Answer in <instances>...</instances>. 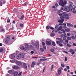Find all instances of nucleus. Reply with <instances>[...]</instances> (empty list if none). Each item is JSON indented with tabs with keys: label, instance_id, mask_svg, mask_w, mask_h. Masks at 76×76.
Listing matches in <instances>:
<instances>
[{
	"label": "nucleus",
	"instance_id": "6e6d98bb",
	"mask_svg": "<svg viewBox=\"0 0 76 76\" xmlns=\"http://www.w3.org/2000/svg\"><path fill=\"white\" fill-rule=\"evenodd\" d=\"M40 62L41 61H43V59H40V61H39Z\"/></svg>",
	"mask_w": 76,
	"mask_h": 76
},
{
	"label": "nucleus",
	"instance_id": "58836bf2",
	"mask_svg": "<svg viewBox=\"0 0 76 76\" xmlns=\"http://www.w3.org/2000/svg\"><path fill=\"white\" fill-rule=\"evenodd\" d=\"M59 27V25H57L55 27V28H56V29H57L58 28V27Z\"/></svg>",
	"mask_w": 76,
	"mask_h": 76
},
{
	"label": "nucleus",
	"instance_id": "338daca9",
	"mask_svg": "<svg viewBox=\"0 0 76 76\" xmlns=\"http://www.w3.org/2000/svg\"><path fill=\"white\" fill-rule=\"evenodd\" d=\"M63 28H64L66 29L67 28V27L66 26H63Z\"/></svg>",
	"mask_w": 76,
	"mask_h": 76
},
{
	"label": "nucleus",
	"instance_id": "f257e3e1",
	"mask_svg": "<svg viewBox=\"0 0 76 76\" xmlns=\"http://www.w3.org/2000/svg\"><path fill=\"white\" fill-rule=\"evenodd\" d=\"M60 2L59 3V4L60 6H62L63 7H65V5L66 4L67 1H63V0H60Z\"/></svg>",
	"mask_w": 76,
	"mask_h": 76
},
{
	"label": "nucleus",
	"instance_id": "393cba45",
	"mask_svg": "<svg viewBox=\"0 0 76 76\" xmlns=\"http://www.w3.org/2000/svg\"><path fill=\"white\" fill-rule=\"evenodd\" d=\"M65 30L67 32H68L70 31V29H65Z\"/></svg>",
	"mask_w": 76,
	"mask_h": 76
},
{
	"label": "nucleus",
	"instance_id": "ea45409f",
	"mask_svg": "<svg viewBox=\"0 0 76 76\" xmlns=\"http://www.w3.org/2000/svg\"><path fill=\"white\" fill-rule=\"evenodd\" d=\"M54 67V65L53 64L51 65V70L53 71V68Z\"/></svg>",
	"mask_w": 76,
	"mask_h": 76
},
{
	"label": "nucleus",
	"instance_id": "a19ab883",
	"mask_svg": "<svg viewBox=\"0 0 76 76\" xmlns=\"http://www.w3.org/2000/svg\"><path fill=\"white\" fill-rule=\"evenodd\" d=\"M72 12L73 13L76 14V10H73V11H72Z\"/></svg>",
	"mask_w": 76,
	"mask_h": 76
},
{
	"label": "nucleus",
	"instance_id": "7ed1b4c3",
	"mask_svg": "<svg viewBox=\"0 0 76 76\" xmlns=\"http://www.w3.org/2000/svg\"><path fill=\"white\" fill-rule=\"evenodd\" d=\"M25 47L27 50H30V46L28 44H26Z\"/></svg>",
	"mask_w": 76,
	"mask_h": 76
},
{
	"label": "nucleus",
	"instance_id": "69168bd1",
	"mask_svg": "<svg viewBox=\"0 0 76 76\" xmlns=\"http://www.w3.org/2000/svg\"><path fill=\"white\" fill-rule=\"evenodd\" d=\"M64 37H66V34H64Z\"/></svg>",
	"mask_w": 76,
	"mask_h": 76
},
{
	"label": "nucleus",
	"instance_id": "ddd939ff",
	"mask_svg": "<svg viewBox=\"0 0 76 76\" xmlns=\"http://www.w3.org/2000/svg\"><path fill=\"white\" fill-rule=\"evenodd\" d=\"M58 40H60V42L61 43H62L64 42V40L61 38H58Z\"/></svg>",
	"mask_w": 76,
	"mask_h": 76
},
{
	"label": "nucleus",
	"instance_id": "20e7f679",
	"mask_svg": "<svg viewBox=\"0 0 76 76\" xmlns=\"http://www.w3.org/2000/svg\"><path fill=\"white\" fill-rule=\"evenodd\" d=\"M12 68L18 70L19 69V67L17 65H13L12 66Z\"/></svg>",
	"mask_w": 76,
	"mask_h": 76
},
{
	"label": "nucleus",
	"instance_id": "13d9d810",
	"mask_svg": "<svg viewBox=\"0 0 76 76\" xmlns=\"http://www.w3.org/2000/svg\"><path fill=\"white\" fill-rule=\"evenodd\" d=\"M61 31H62L64 32V33H65V31L64 29L61 30Z\"/></svg>",
	"mask_w": 76,
	"mask_h": 76
},
{
	"label": "nucleus",
	"instance_id": "1a4fd4ad",
	"mask_svg": "<svg viewBox=\"0 0 76 76\" xmlns=\"http://www.w3.org/2000/svg\"><path fill=\"white\" fill-rule=\"evenodd\" d=\"M14 72V71L12 70H11L8 71V73L11 74H12Z\"/></svg>",
	"mask_w": 76,
	"mask_h": 76
},
{
	"label": "nucleus",
	"instance_id": "8fccbe9b",
	"mask_svg": "<svg viewBox=\"0 0 76 76\" xmlns=\"http://www.w3.org/2000/svg\"><path fill=\"white\" fill-rule=\"evenodd\" d=\"M55 6L56 7H58L59 6V5L57 3H56L55 4Z\"/></svg>",
	"mask_w": 76,
	"mask_h": 76
},
{
	"label": "nucleus",
	"instance_id": "3c124183",
	"mask_svg": "<svg viewBox=\"0 0 76 76\" xmlns=\"http://www.w3.org/2000/svg\"><path fill=\"white\" fill-rule=\"evenodd\" d=\"M63 40H65L66 39V37H63Z\"/></svg>",
	"mask_w": 76,
	"mask_h": 76
},
{
	"label": "nucleus",
	"instance_id": "f03ea898",
	"mask_svg": "<svg viewBox=\"0 0 76 76\" xmlns=\"http://www.w3.org/2000/svg\"><path fill=\"white\" fill-rule=\"evenodd\" d=\"M63 16L65 17V18L66 19H68L70 18L69 17V16L68 14H64V15H63Z\"/></svg>",
	"mask_w": 76,
	"mask_h": 76
},
{
	"label": "nucleus",
	"instance_id": "9d476101",
	"mask_svg": "<svg viewBox=\"0 0 76 76\" xmlns=\"http://www.w3.org/2000/svg\"><path fill=\"white\" fill-rule=\"evenodd\" d=\"M15 58V56L14 54H12L11 55V58L12 59H14Z\"/></svg>",
	"mask_w": 76,
	"mask_h": 76
},
{
	"label": "nucleus",
	"instance_id": "f704fd0d",
	"mask_svg": "<svg viewBox=\"0 0 76 76\" xmlns=\"http://www.w3.org/2000/svg\"><path fill=\"white\" fill-rule=\"evenodd\" d=\"M60 41H56V43L57 44H60Z\"/></svg>",
	"mask_w": 76,
	"mask_h": 76
},
{
	"label": "nucleus",
	"instance_id": "09e8293b",
	"mask_svg": "<svg viewBox=\"0 0 76 76\" xmlns=\"http://www.w3.org/2000/svg\"><path fill=\"white\" fill-rule=\"evenodd\" d=\"M42 45L43 46L45 45V43L44 42H42Z\"/></svg>",
	"mask_w": 76,
	"mask_h": 76
},
{
	"label": "nucleus",
	"instance_id": "412c9836",
	"mask_svg": "<svg viewBox=\"0 0 76 76\" xmlns=\"http://www.w3.org/2000/svg\"><path fill=\"white\" fill-rule=\"evenodd\" d=\"M73 7V6L71 4H70L69 5V7H68V9H69L70 8H72Z\"/></svg>",
	"mask_w": 76,
	"mask_h": 76
},
{
	"label": "nucleus",
	"instance_id": "7c9ffc66",
	"mask_svg": "<svg viewBox=\"0 0 76 76\" xmlns=\"http://www.w3.org/2000/svg\"><path fill=\"white\" fill-rule=\"evenodd\" d=\"M3 51L4 49L3 48H1L0 49V52H2Z\"/></svg>",
	"mask_w": 76,
	"mask_h": 76
},
{
	"label": "nucleus",
	"instance_id": "bf43d9fd",
	"mask_svg": "<svg viewBox=\"0 0 76 76\" xmlns=\"http://www.w3.org/2000/svg\"><path fill=\"white\" fill-rule=\"evenodd\" d=\"M2 5V3L1 1H0V6H1Z\"/></svg>",
	"mask_w": 76,
	"mask_h": 76
},
{
	"label": "nucleus",
	"instance_id": "4d7b16f0",
	"mask_svg": "<svg viewBox=\"0 0 76 76\" xmlns=\"http://www.w3.org/2000/svg\"><path fill=\"white\" fill-rule=\"evenodd\" d=\"M50 28V26H47V27H46V29H48Z\"/></svg>",
	"mask_w": 76,
	"mask_h": 76
},
{
	"label": "nucleus",
	"instance_id": "f8f14e48",
	"mask_svg": "<svg viewBox=\"0 0 76 76\" xmlns=\"http://www.w3.org/2000/svg\"><path fill=\"white\" fill-rule=\"evenodd\" d=\"M16 58L18 59H20V56H19V54L18 53L16 54Z\"/></svg>",
	"mask_w": 76,
	"mask_h": 76
},
{
	"label": "nucleus",
	"instance_id": "49530a36",
	"mask_svg": "<svg viewBox=\"0 0 76 76\" xmlns=\"http://www.w3.org/2000/svg\"><path fill=\"white\" fill-rule=\"evenodd\" d=\"M61 66H62V67H64L65 66V65L63 64H61Z\"/></svg>",
	"mask_w": 76,
	"mask_h": 76
},
{
	"label": "nucleus",
	"instance_id": "cd10ccee",
	"mask_svg": "<svg viewBox=\"0 0 76 76\" xmlns=\"http://www.w3.org/2000/svg\"><path fill=\"white\" fill-rule=\"evenodd\" d=\"M50 51L52 52H54V49L52 48L50 49Z\"/></svg>",
	"mask_w": 76,
	"mask_h": 76
},
{
	"label": "nucleus",
	"instance_id": "a211bd4d",
	"mask_svg": "<svg viewBox=\"0 0 76 76\" xmlns=\"http://www.w3.org/2000/svg\"><path fill=\"white\" fill-rule=\"evenodd\" d=\"M64 21V20H60L58 21V22L60 23H62Z\"/></svg>",
	"mask_w": 76,
	"mask_h": 76
},
{
	"label": "nucleus",
	"instance_id": "4be33fe9",
	"mask_svg": "<svg viewBox=\"0 0 76 76\" xmlns=\"http://www.w3.org/2000/svg\"><path fill=\"white\" fill-rule=\"evenodd\" d=\"M55 35V34H54V33H52L50 34L51 36L52 37H53Z\"/></svg>",
	"mask_w": 76,
	"mask_h": 76
},
{
	"label": "nucleus",
	"instance_id": "de8ad7c7",
	"mask_svg": "<svg viewBox=\"0 0 76 76\" xmlns=\"http://www.w3.org/2000/svg\"><path fill=\"white\" fill-rule=\"evenodd\" d=\"M67 57L66 56L65 57V61H67Z\"/></svg>",
	"mask_w": 76,
	"mask_h": 76
},
{
	"label": "nucleus",
	"instance_id": "6ab92c4d",
	"mask_svg": "<svg viewBox=\"0 0 76 76\" xmlns=\"http://www.w3.org/2000/svg\"><path fill=\"white\" fill-rule=\"evenodd\" d=\"M66 24H67V26H68L69 27H70L71 26H73L72 25V24L71 23H67Z\"/></svg>",
	"mask_w": 76,
	"mask_h": 76
},
{
	"label": "nucleus",
	"instance_id": "79ce46f5",
	"mask_svg": "<svg viewBox=\"0 0 76 76\" xmlns=\"http://www.w3.org/2000/svg\"><path fill=\"white\" fill-rule=\"evenodd\" d=\"M22 74V72H19V73H18V76H20L21 74Z\"/></svg>",
	"mask_w": 76,
	"mask_h": 76
},
{
	"label": "nucleus",
	"instance_id": "c9c22d12",
	"mask_svg": "<svg viewBox=\"0 0 76 76\" xmlns=\"http://www.w3.org/2000/svg\"><path fill=\"white\" fill-rule=\"evenodd\" d=\"M62 28H63V27L62 26H60L59 28H58V29L59 30H60L61 29H62Z\"/></svg>",
	"mask_w": 76,
	"mask_h": 76
},
{
	"label": "nucleus",
	"instance_id": "5701e85b",
	"mask_svg": "<svg viewBox=\"0 0 76 76\" xmlns=\"http://www.w3.org/2000/svg\"><path fill=\"white\" fill-rule=\"evenodd\" d=\"M52 45L54 46H55V45H56V44L55 42H52Z\"/></svg>",
	"mask_w": 76,
	"mask_h": 76
},
{
	"label": "nucleus",
	"instance_id": "680f3d73",
	"mask_svg": "<svg viewBox=\"0 0 76 76\" xmlns=\"http://www.w3.org/2000/svg\"><path fill=\"white\" fill-rule=\"evenodd\" d=\"M58 33L59 34H63V32L60 31H59Z\"/></svg>",
	"mask_w": 76,
	"mask_h": 76
},
{
	"label": "nucleus",
	"instance_id": "dca6fc26",
	"mask_svg": "<svg viewBox=\"0 0 76 76\" xmlns=\"http://www.w3.org/2000/svg\"><path fill=\"white\" fill-rule=\"evenodd\" d=\"M10 36L9 35H8L6 37V39L7 41H10Z\"/></svg>",
	"mask_w": 76,
	"mask_h": 76
},
{
	"label": "nucleus",
	"instance_id": "2f4dec72",
	"mask_svg": "<svg viewBox=\"0 0 76 76\" xmlns=\"http://www.w3.org/2000/svg\"><path fill=\"white\" fill-rule=\"evenodd\" d=\"M40 50H41V51L42 52H43L44 51V50L43 49V48H41L40 49Z\"/></svg>",
	"mask_w": 76,
	"mask_h": 76
},
{
	"label": "nucleus",
	"instance_id": "603ef678",
	"mask_svg": "<svg viewBox=\"0 0 76 76\" xmlns=\"http://www.w3.org/2000/svg\"><path fill=\"white\" fill-rule=\"evenodd\" d=\"M57 13H58V14H59L60 13V10H58L57 11Z\"/></svg>",
	"mask_w": 76,
	"mask_h": 76
},
{
	"label": "nucleus",
	"instance_id": "423d86ee",
	"mask_svg": "<svg viewBox=\"0 0 76 76\" xmlns=\"http://www.w3.org/2000/svg\"><path fill=\"white\" fill-rule=\"evenodd\" d=\"M46 43L48 45H49L51 44V42L50 41H46Z\"/></svg>",
	"mask_w": 76,
	"mask_h": 76
},
{
	"label": "nucleus",
	"instance_id": "473e14b6",
	"mask_svg": "<svg viewBox=\"0 0 76 76\" xmlns=\"http://www.w3.org/2000/svg\"><path fill=\"white\" fill-rule=\"evenodd\" d=\"M71 38L73 39H75V37L74 36H72L71 37Z\"/></svg>",
	"mask_w": 76,
	"mask_h": 76
},
{
	"label": "nucleus",
	"instance_id": "c85d7f7f",
	"mask_svg": "<svg viewBox=\"0 0 76 76\" xmlns=\"http://www.w3.org/2000/svg\"><path fill=\"white\" fill-rule=\"evenodd\" d=\"M66 35L67 36L69 37L71 36V34L70 33H67Z\"/></svg>",
	"mask_w": 76,
	"mask_h": 76
},
{
	"label": "nucleus",
	"instance_id": "a878e982",
	"mask_svg": "<svg viewBox=\"0 0 76 76\" xmlns=\"http://www.w3.org/2000/svg\"><path fill=\"white\" fill-rule=\"evenodd\" d=\"M66 38L68 40H71V37H67Z\"/></svg>",
	"mask_w": 76,
	"mask_h": 76
},
{
	"label": "nucleus",
	"instance_id": "864d4df0",
	"mask_svg": "<svg viewBox=\"0 0 76 76\" xmlns=\"http://www.w3.org/2000/svg\"><path fill=\"white\" fill-rule=\"evenodd\" d=\"M66 68H67V70H69V66H66Z\"/></svg>",
	"mask_w": 76,
	"mask_h": 76
},
{
	"label": "nucleus",
	"instance_id": "a18cd8bd",
	"mask_svg": "<svg viewBox=\"0 0 76 76\" xmlns=\"http://www.w3.org/2000/svg\"><path fill=\"white\" fill-rule=\"evenodd\" d=\"M24 5L25 6H26L28 5V2H25L24 3Z\"/></svg>",
	"mask_w": 76,
	"mask_h": 76
},
{
	"label": "nucleus",
	"instance_id": "c03bdc74",
	"mask_svg": "<svg viewBox=\"0 0 76 76\" xmlns=\"http://www.w3.org/2000/svg\"><path fill=\"white\" fill-rule=\"evenodd\" d=\"M66 13V12H64L63 13H62V14H59V15L60 16H62V14H64Z\"/></svg>",
	"mask_w": 76,
	"mask_h": 76
},
{
	"label": "nucleus",
	"instance_id": "aec40b11",
	"mask_svg": "<svg viewBox=\"0 0 76 76\" xmlns=\"http://www.w3.org/2000/svg\"><path fill=\"white\" fill-rule=\"evenodd\" d=\"M18 74V72H15L14 73V76H17Z\"/></svg>",
	"mask_w": 76,
	"mask_h": 76
},
{
	"label": "nucleus",
	"instance_id": "2eb2a0df",
	"mask_svg": "<svg viewBox=\"0 0 76 76\" xmlns=\"http://www.w3.org/2000/svg\"><path fill=\"white\" fill-rule=\"evenodd\" d=\"M35 64V62H32L31 65V67H34V65Z\"/></svg>",
	"mask_w": 76,
	"mask_h": 76
},
{
	"label": "nucleus",
	"instance_id": "4468645a",
	"mask_svg": "<svg viewBox=\"0 0 76 76\" xmlns=\"http://www.w3.org/2000/svg\"><path fill=\"white\" fill-rule=\"evenodd\" d=\"M58 74L60 75L61 72V71L60 69H59L58 70Z\"/></svg>",
	"mask_w": 76,
	"mask_h": 76
},
{
	"label": "nucleus",
	"instance_id": "c756f323",
	"mask_svg": "<svg viewBox=\"0 0 76 76\" xmlns=\"http://www.w3.org/2000/svg\"><path fill=\"white\" fill-rule=\"evenodd\" d=\"M74 51V50L72 49H70L69 50V52H72Z\"/></svg>",
	"mask_w": 76,
	"mask_h": 76
},
{
	"label": "nucleus",
	"instance_id": "37998d69",
	"mask_svg": "<svg viewBox=\"0 0 76 76\" xmlns=\"http://www.w3.org/2000/svg\"><path fill=\"white\" fill-rule=\"evenodd\" d=\"M67 46L68 47H71V45H70L68 43V44H67Z\"/></svg>",
	"mask_w": 76,
	"mask_h": 76
},
{
	"label": "nucleus",
	"instance_id": "e2e57ef3",
	"mask_svg": "<svg viewBox=\"0 0 76 76\" xmlns=\"http://www.w3.org/2000/svg\"><path fill=\"white\" fill-rule=\"evenodd\" d=\"M73 46H76V43H73Z\"/></svg>",
	"mask_w": 76,
	"mask_h": 76
},
{
	"label": "nucleus",
	"instance_id": "bb28decb",
	"mask_svg": "<svg viewBox=\"0 0 76 76\" xmlns=\"http://www.w3.org/2000/svg\"><path fill=\"white\" fill-rule=\"evenodd\" d=\"M29 47L31 49H32L33 48V46L31 45H30Z\"/></svg>",
	"mask_w": 76,
	"mask_h": 76
},
{
	"label": "nucleus",
	"instance_id": "774afa93",
	"mask_svg": "<svg viewBox=\"0 0 76 76\" xmlns=\"http://www.w3.org/2000/svg\"><path fill=\"white\" fill-rule=\"evenodd\" d=\"M50 28L52 30H53L54 28H53V27H50Z\"/></svg>",
	"mask_w": 76,
	"mask_h": 76
},
{
	"label": "nucleus",
	"instance_id": "0e129e2a",
	"mask_svg": "<svg viewBox=\"0 0 76 76\" xmlns=\"http://www.w3.org/2000/svg\"><path fill=\"white\" fill-rule=\"evenodd\" d=\"M43 48L44 49H46V47L45 45L43 46Z\"/></svg>",
	"mask_w": 76,
	"mask_h": 76
},
{
	"label": "nucleus",
	"instance_id": "0eeeda50",
	"mask_svg": "<svg viewBox=\"0 0 76 76\" xmlns=\"http://www.w3.org/2000/svg\"><path fill=\"white\" fill-rule=\"evenodd\" d=\"M23 66L25 69H27V66L26 65V64H25V63H23Z\"/></svg>",
	"mask_w": 76,
	"mask_h": 76
},
{
	"label": "nucleus",
	"instance_id": "5fc2aeb1",
	"mask_svg": "<svg viewBox=\"0 0 76 76\" xmlns=\"http://www.w3.org/2000/svg\"><path fill=\"white\" fill-rule=\"evenodd\" d=\"M34 52L33 51H32L31 52V53L32 54H34Z\"/></svg>",
	"mask_w": 76,
	"mask_h": 76
},
{
	"label": "nucleus",
	"instance_id": "4c0bfd02",
	"mask_svg": "<svg viewBox=\"0 0 76 76\" xmlns=\"http://www.w3.org/2000/svg\"><path fill=\"white\" fill-rule=\"evenodd\" d=\"M24 17V15H22L20 18V20H23V18Z\"/></svg>",
	"mask_w": 76,
	"mask_h": 76
},
{
	"label": "nucleus",
	"instance_id": "052dcab7",
	"mask_svg": "<svg viewBox=\"0 0 76 76\" xmlns=\"http://www.w3.org/2000/svg\"><path fill=\"white\" fill-rule=\"evenodd\" d=\"M1 31L4 32V29L2 28L1 29Z\"/></svg>",
	"mask_w": 76,
	"mask_h": 76
},
{
	"label": "nucleus",
	"instance_id": "39448f33",
	"mask_svg": "<svg viewBox=\"0 0 76 76\" xmlns=\"http://www.w3.org/2000/svg\"><path fill=\"white\" fill-rule=\"evenodd\" d=\"M17 65L18 66H21L22 65V64L21 62H20V61H16L15 62Z\"/></svg>",
	"mask_w": 76,
	"mask_h": 76
},
{
	"label": "nucleus",
	"instance_id": "f3484780",
	"mask_svg": "<svg viewBox=\"0 0 76 76\" xmlns=\"http://www.w3.org/2000/svg\"><path fill=\"white\" fill-rule=\"evenodd\" d=\"M19 55L21 57L23 58L24 57V55L22 53H20Z\"/></svg>",
	"mask_w": 76,
	"mask_h": 76
},
{
	"label": "nucleus",
	"instance_id": "72a5a7b5",
	"mask_svg": "<svg viewBox=\"0 0 76 76\" xmlns=\"http://www.w3.org/2000/svg\"><path fill=\"white\" fill-rule=\"evenodd\" d=\"M59 45L61 47H62L63 46V44L62 43H60V44H59Z\"/></svg>",
	"mask_w": 76,
	"mask_h": 76
},
{
	"label": "nucleus",
	"instance_id": "9b49d317",
	"mask_svg": "<svg viewBox=\"0 0 76 76\" xmlns=\"http://www.w3.org/2000/svg\"><path fill=\"white\" fill-rule=\"evenodd\" d=\"M20 49L21 50H24V51H26V49L25 48V47L22 46L20 48Z\"/></svg>",
	"mask_w": 76,
	"mask_h": 76
},
{
	"label": "nucleus",
	"instance_id": "6e6552de",
	"mask_svg": "<svg viewBox=\"0 0 76 76\" xmlns=\"http://www.w3.org/2000/svg\"><path fill=\"white\" fill-rule=\"evenodd\" d=\"M35 46H36V48L37 49H38L39 48V43H38V42H36Z\"/></svg>",
	"mask_w": 76,
	"mask_h": 76
},
{
	"label": "nucleus",
	"instance_id": "b1692460",
	"mask_svg": "<svg viewBox=\"0 0 76 76\" xmlns=\"http://www.w3.org/2000/svg\"><path fill=\"white\" fill-rule=\"evenodd\" d=\"M60 18L61 20H64V16H61Z\"/></svg>",
	"mask_w": 76,
	"mask_h": 76
},
{
	"label": "nucleus",
	"instance_id": "e433bc0d",
	"mask_svg": "<svg viewBox=\"0 0 76 76\" xmlns=\"http://www.w3.org/2000/svg\"><path fill=\"white\" fill-rule=\"evenodd\" d=\"M20 26L21 27H23L24 26V25L22 24H20Z\"/></svg>",
	"mask_w": 76,
	"mask_h": 76
}]
</instances>
